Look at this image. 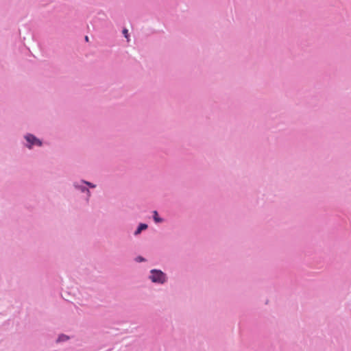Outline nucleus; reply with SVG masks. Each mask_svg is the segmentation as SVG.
Listing matches in <instances>:
<instances>
[{"label": "nucleus", "instance_id": "0eeeda50", "mask_svg": "<svg viewBox=\"0 0 351 351\" xmlns=\"http://www.w3.org/2000/svg\"><path fill=\"white\" fill-rule=\"evenodd\" d=\"M86 184H88V186H90V187H92V188H94V187H95V185L92 184H91V183H90V182H86Z\"/></svg>", "mask_w": 351, "mask_h": 351}, {"label": "nucleus", "instance_id": "39448f33", "mask_svg": "<svg viewBox=\"0 0 351 351\" xmlns=\"http://www.w3.org/2000/svg\"><path fill=\"white\" fill-rule=\"evenodd\" d=\"M66 339H68V337H66V335H61L59 337L58 341H65Z\"/></svg>", "mask_w": 351, "mask_h": 351}, {"label": "nucleus", "instance_id": "423d86ee", "mask_svg": "<svg viewBox=\"0 0 351 351\" xmlns=\"http://www.w3.org/2000/svg\"><path fill=\"white\" fill-rule=\"evenodd\" d=\"M123 34H124L125 37L128 39V31L127 29H124L123 30Z\"/></svg>", "mask_w": 351, "mask_h": 351}, {"label": "nucleus", "instance_id": "1a4fd4ad", "mask_svg": "<svg viewBox=\"0 0 351 351\" xmlns=\"http://www.w3.org/2000/svg\"><path fill=\"white\" fill-rule=\"evenodd\" d=\"M140 261H142L143 259L141 257L138 258Z\"/></svg>", "mask_w": 351, "mask_h": 351}, {"label": "nucleus", "instance_id": "20e7f679", "mask_svg": "<svg viewBox=\"0 0 351 351\" xmlns=\"http://www.w3.org/2000/svg\"><path fill=\"white\" fill-rule=\"evenodd\" d=\"M154 219L156 223H160L162 221V219L158 217V212L154 210Z\"/></svg>", "mask_w": 351, "mask_h": 351}, {"label": "nucleus", "instance_id": "f03ea898", "mask_svg": "<svg viewBox=\"0 0 351 351\" xmlns=\"http://www.w3.org/2000/svg\"><path fill=\"white\" fill-rule=\"evenodd\" d=\"M25 138H26L27 141L31 144V145H38L40 146L42 145L41 141L32 134L27 135L25 136Z\"/></svg>", "mask_w": 351, "mask_h": 351}, {"label": "nucleus", "instance_id": "f257e3e1", "mask_svg": "<svg viewBox=\"0 0 351 351\" xmlns=\"http://www.w3.org/2000/svg\"><path fill=\"white\" fill-rule=\"evenodd\" d=\"M150 278L154 282L163 283L166 280L165 274L160 270L153 269Z\"/></svg>", "mask_w": 351, "mask_h": 351}, {"label": "nucleus", "instance_id": "6e6552de", "mask_svg": "<svg viewBox=\"0 0 351 351\" xmlns=\"http://www.w3.org/2000/svg\"><path fill=\"white\" fill-rule=\"evenodd\" d=\"M85 40H86V41H87V42L88 41V37L87 36H85Z\"/></svg>", "mask_w": 351, "mask_h": 351}, {"label": "nucleus", "instance_id": "7ed1b4c3", "mask_svg": "<svg viewBox=\"0 0 351 351\" xmlns=\"http://www.w3.org/2000/svg\"><path fill=\"white\" fill-rule=\"evenodd\" d=\"M147 226L145 223H141L137 228V230L135 231V234H138L141 233V232L143 230L147 229Z\"/></svg>", "mask_w": 351, "mask_h": 351}]
</instances>
